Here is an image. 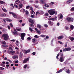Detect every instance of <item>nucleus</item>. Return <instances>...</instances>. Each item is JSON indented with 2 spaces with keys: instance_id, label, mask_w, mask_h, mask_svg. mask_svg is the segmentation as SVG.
<instances>
[{
  "instance_id": "nucleus-48",
  "label": "nucleus",
  "mask_w": 74,
  "mask_h": 74,
  "mask_svg": "<svg viewBox=\"0 0 74 74\" xmlns=\"http://www.w3.org/2000/svg\"><path fill=\"white\" fill-rule=\"evenodd\" d=\"M16 29L17 30V31H18V32H20V31H21V30L20 29Z\"/></svg>"
},
{
  "instance_id": "nucleus-42",
  "label": "nucleus",
  "mask_w": 74,
  "mask_h": 74,
  "mask_svg": "<svg viewBox=\"0 0 74 74\" xmlns=\"http://www.w3.org/2000/svg\"><path fill=\"white\" fill-rule=\"evenodd\" d=\"M71 10L72 11H73L74 10V7H73L72 8H71Z\"/></svg>"
},
{
  "instance_id": "nucleus-63",
  "label": "nucleus",
  "mask_w": 74,
  "mask_h": 74,
  "mask_svg": "<svg viewBox=\"0 0 74 74\" xmlns=\"http://www.w3.org/2000/svg\"><path fill=\"white\" fill-rule=\"evenodd\" d=\"M30 17H31V18H34V16L32 15H31L30 16Z\"/></svg>"
},
{
  "instance_id": "nucleus-14",
  "label": "nucleus",
  "mask_w": 74,
  "mask_h": 74,
  "mask_svg": "<svg viewBox=\"0 0 74 74\" xmlns=\"http://www.w3.org/2000/svg\"><path fill=\"white\" fill-rule=\"evenodd\" d=\"M18 58V56L16 55H15L12 57V58L14 59H16L17 58Z\"/></svg>"
},
{
  "instance_id": "nucleus-4",
  "label": "nucleus",
  "mask_w": 74,
  "mask_h": 74,
  "mask_svg": "<svg viewBox=\"0 0 74 74\" xmlns=\"http://www.w3.org/2000/svg\"><path fill=\"white\" fill-rule=\"evenodd\" d=\"M48 13L50 15H52L55 14V12L54 11H53L52 10H50L48 11Z\"/></svg>"
},
{
  "instance_id": "nucleus-19",
  "label": "nucleus",
  "mask_w": 74,
  "mask_h": 74,
  "mask_svg": "<svg viewBox=\"0 0 74 74\" xmlns=\"http://www.w3.org/2000/svg\"><path fill=\"white\" fill-rule=\"evenodd\" d=\"M65 71L66 73H67L68 74H70V71L68 69H66Z\"/></svg>"
},
{
  "instance_id": "nucleus-39",
  "label": "nucleus",
  "mask_w": 74,
  "mask_h": 74,
  "mask_svg": "<svg viewBox=\"0 0 74 74\" xmlns=\"http://www.w3.org/2000/svg\"><path fill=\"white\" fill-rule=\"evenodd\" d=\"M5 41H4V42H2V44H3V45H6V43H5Z\"/></svg>"
},
{
  "instance_id": "nucleus-40",
  "label": "nucleus",
  "mask_w": 74,
  "mask_h": 74,
  "mask_svg": "<svg viewBox=\"0 0 74 74\" xmlns=\"http://www.w3.org/2000/svg\"><path fill=\"white\" fill-rule=\"evenodd\" d=\"M20 57L21 58H22V54L21 53H20Z\"/></svg>"
},
{
  "instance_id": "nucleus-51",
  "label": "nucleus",
  "mask_w": 74,
  "mask_h": 74,
  "mask_svg": "<svg viewBox=\"0 0 74 74\" xmlns=\"http://www.w3.org/2000/svg\"><path fill=\"white\" fill-rule=\"evenodd\" d=\"M11 41L12 42H15V40L14 39H13V40H11Z\"/></svg>"
},
{
  "instance_id": "nucleus-17",
  "label": "nucleus",
  "mask_w": 74,
  "mask_h": 74,
  "mask_svg": "<svg viewBox=\"0 0 74 74\" xmlns=\"http://www.w3.org/2000/svg\"><path fill=\"white\" fill-rule=\"evenodd\" d=\"M36 31V32H37V33H38V34H41V33H40V31L38 30V29H37V28H35V29Z\"/></svg>"
},
{
  "instance_id": "nucleus-47",
  "label": "nucleus",
  "mask_w": 74,
  "mask_h": 74,
  "mask_svg": "<svg viewBox=\"0 0 74 74\" xmlns=\"http://www.w3.org/2000/svg\"><path fill=\"white\" fill-rule=\"evenodd\" d=\"M27 64L25 65L24 66V69H26V68L27 67Z\"/></svg>"
},
{
  "instance_id": "nucleus-59",
  "label": "nucleus",
  "mask_w": 74,
  "mask_h": 74,
  "mask_svg": "<svg viewBox=\"0 0 74 74\" xmlns=\"http://www.w3.org/2000/svg\"><path fill=\"white\" fill-rule=\"evenodd\" d=\"M25 23H23L22 24V26H23L25 24Z\"/></svg>"
},
{
  "instance_id": "nucleus-7",
  "label": "nucleus",
  "mask_w": 74,
  "mask_h": 74,
  "mask_svg": "<svg viewBox=\"0 0 74 74\" xmlns=\"http://www.w3.org/2000/svg\"><path fill=\"white\" fill-rule=\"evenodd\" d=\"M71 49V47L67 48L64 49H63L64 52H65V51H70Z\"/></svg>"
},
{
  "instance_id": "nucleus-33",
  "label": "nucleus",
  "mask_w": 74,
  "mask_h": 74,
  "mask_svg": "<svg viewBox=\"0 0 74 74\" xmlns=\"http://www.w3.org/2000/svg\"><path fill=\"white\" fill-rule=\"evenodd\" d=\"M44 6L46 7H49V5L48 4H45L44 5Z\"/></svg>"
},
{
  "instance_id": "nucleus-13",
  "label": "nucleus",
  "mask_w": 74,
  "mask_h": 74,
  "mask_svg": "<svg viewBox=\"0 0 74 74\" xmlns=\"http://www.w3.org/2000/svg\"><path fill=\"white\" fill-rule=\"evenodd\" d=\"M32 41L34 43H35L37 42V39L35 38H33L32 39Z\"/></svg>"
},
{
  "instance_id": "nucleus-60",
  "label": "nucleus",
  "mask_w": 74,
  "mask_h": 74,
  "mask_svg": "<svg viewBox=\"0 0 74 74\" xmlns=\"http://www.w3.org/2000/svg\"><path fill=\"white\" fill-rule=\"evenodd\" d=\"M8 47V45H5V48H7Z\"/></svg>"
},
{
  "instance_id": "nucleus-2",
  "label": "nucleus",
  "mask_w": 74,
  "mask_h": 74,
  "mask_svg": "<svg viewBox=\"0 0 74 74\" xmlns=\"http://www.w3.org/2000/svg\"><path fill=\"white\" fill-rule=\"evenodd\" d=\"M2 36V37H3V40L4 41H7V40H8V38H9V36L7 34H3Z\"/></svg>"
},
{
  "instance_id": "nucleus-31",
  "label": "nucleus",
  "mask_w": 74,
  "mask_h": 74,
  "mask_svg": "<svg viewBox=\"0 0 74 74\" xmlns=\"http://www.w3.org/2000/svg\"><path fill=\"white\" fill-rule=\"evenodd\" d=\"M44 27H46V28L48 27V25H47V24H44Z\"/></svg>"
},
{
  "instance_id": "nucleus-64",
  "label": "nucleus",
  "mask_w": 74,
  "mask_h": 74,
  "mask_svg": "<svg viewBox=\"0 0 74 74\" xmlns=\"http://www.w3.org/2000/svg\"><path fill=\"white\" fill-rule=\"evenodd\" d=\"M56 49H57V51H59V49H60L58 47Z\"/></svg>"
},
{
  "instance_id": "nucleus-9",
  "label": "nucleus",
  "mask_w": 74,
  "mask_h": 74,
  "mask_svg": "<svg viewBox=\"0 0 74 74\" xmlns=\"http://www.w3.org/2000/svg\"><path fill=\"white\" fill-rule=\"evenodd\" d=\"M48 23L49 24V25H50V26H53V22H52L51 21H49L48 22Z\"/></svg>"
},
{
  "instance_id": "nucleus-55",
  "label": "nucleus",
  "mask_w": 74,
  "mask_h": 74,
  "mask_svg": "<svg viewBox=\"0 0 74 74\" xmlns=\"http://www.w3.org/2000/svg\"><path fill=\"white\" fill-rule=\"evenodd\" d=\"M14 7L16 8H18V5H14Z\"/></svg>"
},
{
  "instance_id": "nucleus-61",
  "label": "nucleus",
  "mask_w": 74,
  "mask_h": 74,
  "mask_svg": "<svg viewBox=\"0 0 74 74\" xmlns=\"http://www.w3.org/2000/svg\"><path fill=\"white\" fill-rule=\"evenodd\" d=\"M19 1V0H16L15 1V3H17V2H18V1Z\"/></svg>"
},
{
  "instance_id": "nucleus-23",
  "label": "nucleus",
  "mask_w": 74,
  "mask_h": 74,
  "mask_svg": "<svg viewBox=\"0 0 74 74\" xmlns=\"http://www.w3.org/2000/svg\"><path fill=\"white\" fill-rule=\"evenodd\" d=\"M62 69H60L59 71H57L56 72V73H57V74H58V73H60L61 72H62Z\"/></svg>"
},
{
  "instance_id": "nucleus-38",
  "label": "nucleus",
  "mask_w": 74,
  "mask_h": 74,
  "mask_svg": "<svg viewBox=\"0 0 74 74\" xmlns=\"http://www.w3.org/2000/svg\"><path fill=\"white\" fill-rule=\"evenodd\" d=\"M65 28L66 30H68V29H69V27L67 26L65 27Z\"/></svg>"
},
{
  "instance_id": "nucleus-28",
  "label": "nucleus",
  "mask_w": 74,
  "mask_h": 74,
  "mask_svg": "<svg viewBox=\"0 0 74 74\" xmlns=\"http://www.w3.org/2000/svg\"><path fill=\"white\" fill-rule=\"evenodd\" d=\"M71 29V30H73V29H74V26L72 25H71L70 26Z\"/></svg>"
},
{
  "instance_id": "nucleus-6",
  "label": "nucleus",
  "mask_w": 74,
  "mask_h": 74,
  "mask_svg": "<svg viewBox=\"0 0 74 74\" xmlns=\"http://www.w3.org/2000/svg\"><path fill=\"white\" fill-rule=\"evenodd\" d=\"M9 14H12V15L13 16L14 18H17V16L14 13L10 12Z\"/></svg>"
},
{
  "instance_id": "nucleus-1",
  "label": "nucleus",
  "mask_w": 74,
  "mask_h": 74,
  "mask_svg": "<svg viewBox=\"0 0 74 74\" xmlns=\"http://www.w3.org/2000/svg\"><path fill=\"white\" fill-rule=\"evenodd\" d=\"M59 55H60V56H61L59 59L60 61V62H64V58H65V57L63 55V53H58L57 55L56 59H59L58 56H59Z\"/></svg>"
},
{
  "instance_id": "nucleus-34",
  "label": "nucleus",
  "mask_w": 74,
  "mask_h": 74,
  "mask_svg": "<svg viewBox=\"0 0 74 74\" xmlns=\"http://www.w3.org/2000/svg\"><path fill=\"white\" fill-rule=\"evenodd\" d=\"M49 15V14L48 13H46L45 15V16H48Z\"/></svg>"
},
{
  "instance_id": "nucleus-50",
  "label": "nucleus",
  "mask_w": 74,
  "mask_h": 74,
  "mask_svg": "<svg viewBox=\"0 0 74 74\" xmlns=\"http://www.w3.org/2000/svg\"><path fill=\"white\" fill-rule=\"evenodd\" d=\"M8 61L9 62H10V63H12V61L10 60H8Z\"/></svg>"
},
{
  "instance_id": "nucleus-25",
  "label": "nucleus",
  "mask_w": 74,
  "mask_h": 74,
  "mask_svg": "<svg viewBox=\"0 0 74 74\" xmlns=\"http://www.w3.org/2000/svg\"><path fill=\"white\" fill-rule=\"evenodd\" d=\"M33 24H34V23H31V27H34V25H33Z\"/></svg>"
},
{
  "instance_id": "nucleus-41",
  "label": "nucleus",
  "mask_w": 74,
  "mask_h": 74,
  "mask_svg": "<svg viewBox=\"0 0 74 74\" xmlns=\"http://www.w3.org/2000/svg\"><path fill=\"white\" fill-rule=\"evenodd\" d=\"M4 1H0V4H4Z\"/></svg>"
},
{
  "instance_id": "nucleus-62",
  "label": "nucleus",
  "mask_w": 74,
  "mask_h": 74,
  "mask_svg": "<svg viewBox=\"0 0 74 74\" xmlns=\"http://www.w3.org/2000/svg\"><path fill=\"white\" fill-rule=\"evenodd\" d=\"M30 9L31 11H32V10H33V8H32V7H30Z\"/></svg>"
},
{
  "instance_id": "nucleus-30",
  "label": "nucleus",
  "mask_w": 74,
  "mask_h": 74,
  "mask_svg": "<svg viewBox=\"0 0 74 74\" xmlns=\"http://www.w3.org/2000/svg\"><path fill=\"white\" fill-rule=\"evenodd\" d=\"M40 36V37H42L43 38H44V37H46V35H41Z\"/></svg>"
},
{
  "instance_id": "nucleus-24",
  "label": "nucleus",
  "mask_w": 74,
  "mask_h": 74,
  "mask_svg": "<svg viewBox=\"0 0 74 74\" xmlns=\"http://www.w3.org/2000/svg\"><path fill=\"white\" fill-rule=\"evenodd\" d=\"M40 2L42 3L43 4H45V2H44V1L43 0H41Z\"/></svg>"
},
{
  "instance_id": "nucleus-53",
  "label": "nucleus",
  "mask_w": 74,
  "mask_h": 74,
  "mask_svg": "<svg viewBox=\"0 0 74 74\" xmlns=\"http://www.w3.org/2000/svg\"><path fill=\"white\" fill-rule=\"evenodd\" d=\"M10 26L11 27H13V25H12V23H10Z\"/></svg>"
},
{
  "instance_id": "nucleus-12",
  "label": "nucleus",
  "mask_w": 74,
  "mask_h": 74,
  "mask_svg": "<svg viewBox=\"0 0 74 74\" xmlns=\"http://www.w3.org/2000/svg\"><path fill=\"white\" fill-rule=\"evenodd\" d=\"M8 53L9 54H10L11 55H13L14 53H15V51H9Z\"/></svg>"
},
{
  "instance_id": "nucleus-56",
  "label": "nucleus",
  "mask_w": 74,
  "mask_h": 74,
  "mask_svg": "<svg viewBox=\"0 0 74 74\" xmlns=\"http://www.w3.org/2000/svg\"><path fill=\"white\" fill-rule=\"evenodd\" d=\"M15 62L16 63H18V60H16V61H15Z\"/></svg>"
},
{
  "instance_id": "nucleus-10",
  "label": "nucleus",
  "mask_w": 74,
  "mask_h": 74,
  "mask_svg": "<svg viewBox=\"0 0 74 74\" xmlns=\"http://www.w3.org/2000/svg\"><path fill=\"white\" fill-rule=\"evenodd\" d=\"M28 60H29V58H27L26 59L24 60L23 62V63H26Z\"/></svg>"
},
{
  "instance_id": "nucleus-22",
  "label": "nucleus",
  "mask_w": 74,
  "mask_h": 74,
  "mask_svg": "<svg viewBox=\"0 0 74 74\" xmlns=\"http://www.w3.org/2000/svg\"><path fill=\"white\" fill-rule=\"evenodd\" d=\"M29 21L30 23H34V21L32 19H30L29 20Z\"/></svg>"
},
{
  "instance_id": "nucleus-26",
  "label": "nucleus",
  "mask_w": 74,
  "mask_h": 74,
  "mask_svg": "<svg viewBox=\"0 0 74 74\" xmlns=\"http://www.w3.org/2000/svg\"><path fill=\"white\" fill-rule=\"evenodd\" d=\"M18 6L19 7V8H22L23 7V5L22 4H20L18 5Z\"/></svg>"
},
{
  "instance_id": "nucleus-21",
  "label": "nucleus",
  "mask_w": 74,
  "mask_h": 74,
  "mask_svg": "<svg viewBox=\"0 0 74 74\" xmlns=\"http://www.w3.org/2000/svg\"><path fill=\"white\" fill-rule=\"evenodd\" d=\"M40 11H38L37 12H36V16H37V14H38L39 15L40 14Z\"/></svg>"
},
{
  "instance_id": "nucleus-52",
  "label": "nucleus",
  "mask_w": 74,
  "mask_h": 74,
  "mask_svg": "<svg viewBox=\"0 0 74 74\" xmlns=\"http://www.w3.org/2000/svg\"><path fill=\"white\" fill-rule=\"evenodd\" d=\"M34 37L35 38H38V36H37V35H36L35 36H34Z\"/></svg>"
},
{
  "instance_id": "nucleus-43",
  "label": "nucleus",
  "mask_w": 74,
  "mask_h": 74,
  "mask_svg": "<svg viewBox=\"0 0 74 74\" xmlns=\"http://www.w3.org/2000/svg\"><path fill=\"white\" fill-rule=\"evenodd\" d=\"M67 4H70V3H71V2H70V1L69 0L67 2Z\"/></svg>"
},
{
  "instance_id": "nucleus-37",
  "label": "nucleus",
  "mask_w": 74,
  "mask_h": 74,
  "mask_svg": "<svg viewBox=\"0 0 74 74\" xmlns=\"http://www.w3.org/2000/svg\"><path fill=\"white\" fill-rule=\"evenodd\" d=\"M2 9L4 12H7V10H6L4 9H3V8H2Z\"/></svg>"
},
{
  "instance_id": "nucleus-18",
  "label": "nucleus",
  "mask_w": 74,
  "mask_h": 74,
  "mask_svg": "<svg viewBox=\"0 0 74 74\" xmlns=\"http://www.w3.org/2000/svg\"><path fill=\"white\" fill-rule=\"evenodd\" d=\"M16 45V46L17 47H19V41L18 40L16 41V42L15 43Z\"/></svg>"
},
{
  "instance_id": "nucleus-5",
  "label": "nucleus",
  "mask_w": 74,
  "mask_h": 74,
  "mask_svg": "<svg viewBox=\"0 0 74 74\" xmlns=\"http://www.w3.org/2000/svg\"><path fill=\"white\" fill-rule=\"evenodd\" d=\"M26 35V34L25 33H22L21 34V40H24V38Z\"/></svg>"
},
{
  "instance_id": "nucleus-54",
  "label": "nucleus",
  "mask_w": 74,
  "mask_h": 74,
  "mask_svg": "<svg viewBox=\"0 0 74 74\" xmlns=\"http://www.w3.org/2000/svg\"><path fill=\"white\" fill-rule=\"evenodd\" d=\"M0 69H1V70H4L5 69L4 68H3V67H0Z\"/></svg>"
},
{
  "instance_id": "nucleus-57",
  "label": "nucleus",
  "mask_w": 74,
  "mask_h": 74,
  "mask_svg": "<svg viewBox=\"0 0 74 74\" xmlns=\"http://www.w3.org/2000/svg\"><path fill=\"white\" fill-rule=\"evenodd\" d=\"M12 48L11 47H10L9 49H8L9 50V49H11V50H12Z\"/></svg>"
},
{
  "instance_id": "nucleus-11",
  "label": "nucleus",
  "mask_w": 74,
  "mask_h": 74,
  "mask_svg": "<svg viewBox=\"0 0 74 74\" xmlns=\"http://www.w3.org/2000/svg\"><path fill=\"white\" fill-rule=\"evenodd\" d=\"M64 38V36L63 35H62L61 36H59L57 38L58 39H63Z\"/></svg>"
},
{
  "instance_id": "nucleus-49",
  "label": "nucleus",
  "mask_w": 74,
  "mask_h": 74,
  "mask_svg": "<svg viewBox=\"0 0 74 74\" xmlns=\"http://www.w3.org/2000/svg\"><path fill=\"white\" fill-rule=\"evenodd\" d=\"M27 40H31V38L30 37H28L27 38Z\"/></svg>"
},
{
  "instance_id": "nucleus-46",
  "label": "nucleus",
  "mask_w": 74,
  "mask_h": 74,
  "mask_svg": "<svg viewBox=\"0 0 74 74\" xmlns=\"http://www.w3.org/2000/svg\"><path fill=\"white\" fill-rule=\"evenodd\" d=\"M30 8V7H29V6L27 5L26 7V9H29Z\"/></svg>"
},
{
  "instance_id": "nucleus-35",
  "label": "nucleus",
  "mask_w": 74,
  "mask_h": 74,
  "mask_svg": "<svg viewBox=\"0 0 74 74\" xmlns=\"http://www.w3.org/2000/svg\"><path fill=\"white\" fill-rule=\"evenodd\" d=\"M30 50H28L25 52V53H29V52H30Z\"/></svg>"
},
{
  "instance_id": "nucleus-44",
  "label": "nucleus",
  "mask_w": 74,
  "mask_h": 74,
  "mask_svg": "<svg viewBox=\"0 0 74 74\" xmlns=\"http://www.w3.org/2000/svg\"><path fill=\"white\" fill-rule=\"evenodd\" d=\"M58 43H59V44H62V42L61 41H58Z\"/></svg>"
},
{
  "instance_id": "nucleus-45",
  "label": "nucleus",
  "mask_w": 74,
  "mask_h": 74,
  "mask_svg": "<svg viewBox=\"0 0 74 74\" xmlns=\"http://www.w3.org/2000/svg\"><path fill=\"white\" fill-rule=\"evenodd\" d=\"M13 33L14 34H18V33H17V32H13Z\"/></svg>"
},
{
  "instance_id": "nucleus-3",
  "label": "nucleus",
  "mask_w": 74,
  "mask_h": 74,
  "mask_svg": "<svg viewBox=\"0 0 74 74\" xmlns=\"http://www.w3.org/2000/svg\"><path fill=\"white\" fill-rule=\"evenodd\" d=\"M66 19L68 22H73V21H74V18H71L70 17H68L66 18Z\"/></svg>"
},
{
  "instance_id": "nucleus-16",
  "label": "nucleus",
  "mask_w": 74,
  "mask_h": 74,
  "mask_svg": "<svg viewBox=\"0 0 74 74\" xmlns=\"http://www.w3.org/2000/svg\"><path fill=\"white\" fill-rule=\"evenodd\" d=\"M69 39L71 40L72 41H73L74 40V38L71 36H69Z\"/></svg>"
},
{
  "instance_id": "nucleus-27",
  "label": "nucleus",
  "mask_w": 74,
  "mask_h": 74,
  "mask_svg": "<svg viewBox=\"0 0 74 74\" xmlns=\"http://www.w3.org/2000/svg\"><path fill=\"white\" fill-rule=\"evenodd\" d=\"M29 31L30 32H33V29H32V28H31V27H30L29 28Z\"/></svg>"
},
{
  "instance_id": "nucleus-20",
  "label": "nucleus",
  "mask_w": 74,
  "mask_h": 74,
  "mask_svg": "<svg viewBox=\"0 0 74 74\" xmlns=\"http://www.w3.org/2000/svg\"><path fill=\"white\" fill-rule=\"evenodd\" d=\"M37 27H38L39 29H41V25L40 24H37Z\"/></svg>"
},
{
  "instance_id": "nucleus-32",
  "label": "nucleus",
  "mask_w": 74,
  "mask_h": 74,
  "mask_svg": "<svg viewBox=\"0 0 74 74\" xmlns=\"http://www.w3.org/2000/svg\"><path fill=\"white\" fill-rule=\"evenodd\" d=\"M54 4V2H51V3H49V4L50 5H53V4Z\"/></svg>"
},
{
  "instance_id": "nucleus-58",
  "label": "nucleus",
  "mask_w": 74,
  "mask_h": 74,
  "mask_svg": "<svg viewBox=\"0 0 74 74\" xmlns=\"http://www.w3.org/2000/svg\"><path fill=\"white\" fill-rule=\"evenodd\" d=\"M32 54H33V55H36V53H35V52H33L32 53Z\"/></svg>"
},
{
  "instance_id": "nucleus-15",
  "label": "nucleus",
  "mask_w": 74,
  "mask_h": 74,
  "mask_svg": "<svg viewBox=\"0 0 74 74\" xmlns=\"http://www.w3.org/2000/svg\"><path fill=\"white\" fill-rule=\"evenodd\" d=\"M0 15L1 17H3V16H5L6 14L4 13H3L0 14Z\"/></svg>"
},
{
  "instance_id": "nucleus-29",
  "label": "nucleus",
  "mask_w": 74,
  "mask_h": 74,
  "mask_svg": "<svg viewBox=\"0 0 74 74\" xmlns=\"http://www.w3.org/2000/svg\"><path fill=\"white\" fill-rule=\"evenodd\" d=\"M63 17V14H61L60 15V19H62Z\"/></svg>"
},
{
  "instance_id": "nucleus-8",
  "label": "nucleus",
  "mask_w": 74,
  "mask_h": 74,
  "mask_svg": "<svg viewBox=\"0 0 74 74\" xmlns=\"http://www.w3.org/2000/svg\"><path fill=\"white\" fill-rule=\"evenodd\" d=\"M56 18H57V17L56 16L55 17L52 18H49L48 20L49 21H55L56 20Z\"/></svg>"
},
{
  "instance_id": "nucleus-36",
  "label": "nucleus",
  "mask_w": 74,
  "mask_h": 74,
  "mask_svg": "<svg viewBox=\"0 0 74 74\" xmlns=\"http://www.w3.org/2000/svg\"><path fill=\"white\" fill-rule=\"evenodd\" d=\"M25 13H26V15H28L29 14V12L27 10H26L25 12Z\"/></svg>"
}]
</instances>
